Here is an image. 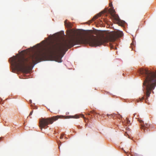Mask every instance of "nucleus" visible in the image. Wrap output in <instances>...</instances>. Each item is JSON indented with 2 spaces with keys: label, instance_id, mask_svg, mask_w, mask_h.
<instances>
[{
  "label": "nucleus",
  "instance_id": "b1692460",
  "mask_svg": "<svg viewBox=\"0 0 156 156\" xmlns=\"http://www.w3.org/2000/svg\"><path fill=\"white\" fill-rule=\"evenodd\" d=\"M58 147H59V148L60 147H59V146H58Z\"/></svg>",
  "mask_w": 156,
  "mask_h": 156
},
{
  "label": "nucleus",
  "instance_id": "9b49d317",
  "mask_svg": "<svg viewBox=\"0 0 156 156\" xmlns=\"http://www.w3.org/2000/svg\"><path fill=\"white\" fill-rule=\"evenodd\" d=\"M144 97H142L141 98H139V100H137V102H139V101H142V100H144Z\"/></svg>",
  "mask_w": 156,
  "mask_h": 156
},
{
  "label": "nucleus",
  "instance_id": "0eeeda50",
  "mask_svg": "<svg viewBox=\"0 0 156 156\" xmlns=\"http://www.w3.org/2000/svg\"><path fill=\"white\" fill-rule=\"evenodd\" d=\"M101 15V14L100 13L97 14V15L94 16L92 19V20L89 21V23H90L92 22V21H94L95 19H97L98 17L100 16Z\"/></svg>",
  "mask_w": 156,
  "mask_h": 156
},
{
  "label": "nucleus",
  "instance_id": "f8f14e48",
  "mask_svg": "<svg viewBox=\"0 0 156 156\" xmlns=\"http://www.w3.org/2000/svg\"><path fill=\"white\" fill-rule=\"evenodd\" d=\"M74 117L73 118H76V119H77L79 118V115H76L74 116Z\"/></svg>",
  "mask_w": 156,
  "mask_h": 156
},
{
  "label": "nucleus",
  "instance_id": "aec40b11",
  "mask_svg": "<svg viewBox=\"0 0 156 156\" xmlns=\"http://www.w3.org/2000/svg\"><path fill=\"white\" fill-rule=\"evenodd\" d=\"M30 103H32V100H30Z\"/></svg>",
  "mask_w": 156,
  "mask_h": 156
},
{
  "label": "nucleus",
  "instance_id": "f03ea898",
  "mask_svg": "<svg viewBox=\"0 0 156 156\" xmlns=\"http://www.w3.org/2000/svg\"><path fill=\"white\" fill-rule=\"evenodd\" d=\"M46 54L42 51L36 52L28 58L23 56H14L10 58L12 65L16 70L24 73H29L31 66L43 60Z\"/></svg>",
  "mask_w": 156,
  "mask_h": 156
},
{
  "label": "nucleus",
  "instance_id": "7ed1b4c3",
  "mask_svg": "<svg viewBox=\"0 0 156 156\" xmlns=\"http://www.w3.org/2000/svg\"><path fill=\"white\" fill-rule=\"evenodd\" d=\"M60 118V116L57 115L51 118H42L40 119L39 121V126L40 129L42 130L43 128L45 129L46 126L49 124H52L54 121L57 120Z\"/></svg>",
  "mask_w": 156,
  "mask_h": 156
},
{
  "label": "nucleus",
  "instance_id": "9d476101",
  "mask_svg": "<svg viewBox=\"0 0 156 156\" xmlns=\"http://www.w3.org/2000/svg\"><path fill=\"white\" fill-rule=\"evenodd\" d=\"M126 123L128 124H130V121L127 118H126Z\"/></svg>",
  "mask_w": 156,
  "mask_h": 156
},
{
  "label": "nucleus",
  "instance_id": "20e7f679",
  "mask_svg": "<svg viewBox=\"0 0 156 156\" xmlns=\"http://www.w3.org/2000/svg\"><path fill=\"white\" fill-rule=\"evenodd\" d=\"M108 11L111 15V19L118 21H119V18L118 15L115 14L114 9L112 8H110L108 10Z\"/></svg>",
  "mask_w": 156,
  "mask_h": 156
},
{
  "label": "nucleus",
  "instance_id": "412c9836",
  "mask_svg": "<svg viewBox=\"0 0 156 156\" xmlns=\"http://www.w3.org/2000/svg\"><path fill=\"white\" fill-rule=\"evenodd\" d=\"M125 153H126V154H127V152H126V151H125Z\"/></svg>",
  "mask_w": 156,
  "mask_h": 156
},
{
  "label": "nucleus",
  "instance_id": "4468645a",
  "mask_svg": "<svg viewBox=\"0 0 156 156\" xmlns=\"http://www.w3.org/2000/svg\"><path fill=\"white\" fill-rule=\"evenodd\" d=\"M109 6L110 7H112V2H110V3L109 4Z\"/></svg>",
  "mask_w": 156,
  "mask_h": 156
},
{
  "label": "nucleus",
  "instance_id": "4be33fe9",
  "mask_svg": "<svg viewBox=\"0 0 156 156\" xmlns=\"http://www.w3.org/2000/svg\"><path fill=\"white\" fill-rule=\"evenodd\" d=\"M120 118H122V117L121 115H120Z\"/></svg>",
  "mask_w": 156,
  "mask_h": 156
},
{
  "label": "nucleus",
  "instance_id": "393cba45",
  "mask_svg": "<svg viewBox=\"0 0 156 156\" xmlns=\"http://www.w3.org/2000/svg\"><path fill=\"white\" fill-rule=\"evenodd\" d=\"M128 155V156H129V154H128V155Z\"/></svg>",
  "mask_w": 156,
  "mask_h": 156
},
{
  "label": "nucleus",
  "instance_id": "dca6fc26",
  "mask_svg": "<svg viewBox=\"0 0 156 156\" xmlns=\"http://www.w3.org/2000/svg\"><path fill=\"white\" fill-rule=\"evenodd\" d=\"M81 117H83V118H84V119H85V122H86V120H85V117H84V116L83 115H81Z\"/></svg>",
  "mask_w": 156,
  "mask_h": 156
},
{
  "label": "nucleus",
  "instance_id": "1a4fd4ad",
  "mask_svg": "<svg viewBox=\"0 0 156 156\" xmlns=\"http://www.w3.org/2000/svg\"><path fill=\"white\" fill-rule=\"evenodd\" d=\"M130 154L131 155V156H140L136 153L132 152L131 151H130Z\"/></svg>",
  "mask_w": 156,
  "mask_h": 156
},
{
  "label": "nucleus",
  "instance_id": "6ab92c4d",
  "mask_svg": "<svg viewBox=\"0 0 156 156\" xmlns=\"http://www.w3.org/2000/svg\"><path fill=\"white\" fill-rule=\"evenodd\" d=\"M90 113L91 114H93L94 113V111H90Z\"/></svg>",
  "mask_w": 156,
  "mask_h": 156
},
{
  "label": "nucleus",
  "instance_id": "ddd939ff",
  "mask_svg": "<svg viewBox=\"0 0 156 156\" xmlns=\"http://www.w3.org/2000/svg\"><path fill=\"white\" fill-rule=\"evenodd\" d=\"M111 49H113L114 48V47L113 45H111L110 46Z\"/></svg>",
  "mask_w": 156,
  "mask_h": 156
},
{
  "label": "nucleus",
  "instance_id": "f3484780",
  "mask_svg": "<svg viewBox=\"0 0 156 156\" xmlns=\"http://www.w3.org/2000/svg\"><path fill=\"white\" fill-rule=\"evenodd\" d=\"M64 136V135L62 134L61 135V136L60 137V139H62L63 138V136Z\"/></svg>",
  "mask_w": 156,
  "mask_h": 156
},
{
  "label": "nucleus",
  "instance_id": "5701e85b",
  "mask_svg": "<svg viewBox=\"0 0 156 156\" xmlns=\"http://www.w3.org/2000/svg\"><path fill=\"white\" fill-rule=\"evenodd\" d=\"M117 49V48L116 47H115V49Z\"/></svg>",
  "mask_w": 156,
  "mask_h": 156
},
{
  "label": "nucleus",
  "instance_id": "a878e982",
  "mask_svg": "<svg viewBox=\"0 0 156 156\" xmlns=\"http://www.w3.org/2000/svg\"><path fill=\"white\" fill-rule=\"evenodd\" d=\"M1 138H0V140H1Z\"/></svg>",
  "mask_w": 156,
  "mask_h": 156
},
{
  "label": "nucleus",
  "instance_id": "a211bd4d",
  "mask_svg": "<svg viewBox=\"0 0 156 156\" xmlns=\"http://www.w3.org/2000/svg\"><path fill=\"white\" fill-rule=\"evenodd\" d=\"M133 45V43H132L131 44L130 46L131 47V48H132V49H133V46H132Z\"/></svg>",
  "mask_w": 156,
  "mask_h": 156
},
{
  "label": "nucleus",
  "instance_id": "2eb2a0df",
  "mask_svg": "<svg viewBox=\"0 0 156 156\" xmlns=\"http://www.w3.org/2000/svg\"><path fill=\"white\" fill-rule=\"evenodd\" d=\"M33 110H32V111H31L30 112V113L29 115V116L31 115H32V113L33 112Z\"/></svg>",
  "mask_w": 156,
  "mask_h": 156
},
{
  "label": "nucleus",
  "instance_id": "6e6552de",
  "mask_svg": "<svg viewBox=\"0 0 156 156\" xmlns=\"http://www.w3.org/2000/svg\"><path fill=\"white\" fill-rule=\"evenodd\" d=\"M69 47V46L67 47L66 49H64L63 51H62L60 54H59L60 55L61 57H62L63 55H64L65 54V53L68 50V48H70Z\"/></svg>",
  "mask_w": 156,
  "mask_h": 156
},
{
  "label": "nucleus",
  "instance_id": "f257e3e1",
  "mask_svg": "<svg viewBox=\"0 0 156 156\" xmlns=\"http://www.w3.org/2000/svg\"><path fill=\"white\" fill-rule=\"evenodd\" d=\"M68 38L62 42H56L52 44L48 48V51L50 54L55 56V61L58 62H62V57L59 55L62 51L69 46L73 47L75 44L89 43L90 46L96 47L103 44L105 43L110 41L113 42L121 37V31H113L110 32L108 35L105 37H76L73 34L71 31H69L67 34Z\"/></svg>",
  "mask_w": 156,
  "mask_h": 156
},
{
  "label": "nucleus",
  "instance_id": "39448f33",
  "mask_svg": "<svg viewBox=\"0 0 156 156\" xmlns=\"http://www.w3.org/2000/svg\"><path fill=\"white\" fill-rule=\"evenodd\" d=\"M139 121L141 123V128L142 129L144 130L146 128H148L150 126V125L149 124L147 123L145 124L144 122L140 119H139Z\"/></svg>",
  "mask_w": 156,
  "mask_h": 156
},
{
  "label": "nucleus",
  "instance_id": "423d86ee",
  "mask_svg": "<svg viewBox=\"0 0 156 156\" xmlns=\"http://www.w3.org/2000/svg\"><path fill=\"white\" fill-rule=\"evenodd\" d=\"M65 26L68 28H70L72 27V25L71 23L67 22V21L66 20L64 22Z\"/></svg>",
  "mask_w": 156,
  "mask_h": 156
}]
</instances>
